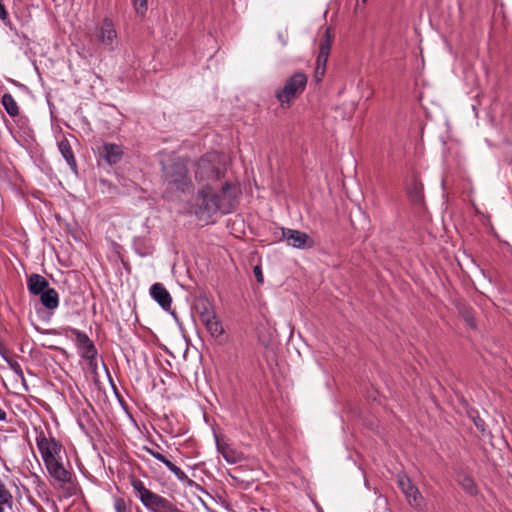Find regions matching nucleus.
Wrapping results in <instances>:
<instances>
[{"instance_id":"1","label":"nucleus","mask_w":512,"mask_h":512,"mask_svg":"<svg viewBox=\"0 0 512 512\" xmlns=\"http://www.w3.org/2000/svg\"><path fill=\"white\" fill-rule=\"evenodd\" d=\"M217 159L216 154L210 155L197 166L196 178L201 183V188L195 199L193 212L201 220L210 219L220 208L221 202L230 201L236 196V188L219 182L222 172L214 165Z\"/></svg>"},{"instance_id":"2","label":"nucleus","mask_w":512,"mask_h":512,"mask_svg":"<svg viewBox=\"0 0 512 512\" xmlns=\"http://www.w3.org/2000/svg\"><path fill=\"white\" fill-rule=\"evenodd\" d=\"M307 77L303 73H295L285 83L282 89L276 92V98L282 108H289L293 99H295L305 89Z\"/></svg>"},{"instance_id":"3","label":"nucleus","mask_w":512,"mask_h":512,"mask_svg":"<svg viewBox=\"0 0 512 512\" xmlns=\"http://www.w3.org/2000/svg\"><path fill=\"white\" fill-rule=\"evenodd\" d=\"M132 486L136 490L141 502L147 508L155 512H177L169 501L145 488L140 480H133Z\"/></svg>"},{"instance_id":"4","label":"nucleus","mask_w":512,"mask_h":512,"mask_svg":"<svg viewBox=\"0 0 512 512\" xmlns=\"http://www.w3.org/2000/svg\"><path fill=\"white\" fill-rule=\"evenodd\" d=\"M200 317L211 336L218 338L224 334V328L209 303H203L200 310Z\"/></svg>"},{"instance_id":"5","label":"nucleus","mask_w":512,"mask_h":512,"mask_svg":"<svg viewBox=\"0 0 512 512\" xmlns=\"http://www.w3.org/2000/svg\"><path fill=\"white\" fill-rule=\"evenodd\" d=\"M398 486L404 493L407 502L410 506L415 509L421 510L424 504V498L421 495L418 488L412 483V481L406 475L398 476Z\"/></svg>"},{"instance_id":"6","label":"nucleus","mask_w":512,"mask_h":512,"mask_svg":"<svg viewBox=\"0 0 512 512\" xmlns=\"http://www.w3.org/2000/svg\"><path fill=\"white\" fill-rule=\"evenodd\" d=\"M282 236L289 246L296 249H311L315 246L314 239L307 233L299 230H283Z\"/></svg>"},{"instance_id":"7","label":"nucleus","mask_w":512,"mask_h":512,"mask_svg":"<svg viewBox=\"0 0 512 512\" xmlns=\"http://www.w3.org/2000/svg\"><path fill=\"white\" fill-rule=\"evenodd\" d=\"M37 444L45 463L62 458L61 445L54 439L41 436L38 438Z\"/></svg>"},{"instance_id":"8","label":"nucleus","mask_w":512,"mask_h":512,"mask_svg":"<svg viewBox=\"0 0 512 512\" xmlns=\"http://www.w3.org/2000/svg\"><path fill=\"white\" fill-rule=\"evenodd\" d=\"M165 177L170 184L175 185L179 189H184L188 185L187 169L184 163L178 162L173 166L165 169Z\"/></svg>"},{"instance_id":"9","label":"nucleus","mask_w":512,"mask_h":512,"mask_svg":"<svg viewBox=\"0 0 512 512\" xmlns=\"http://www.w3.org/2000/svg\"><path fill=\"white\" fill-rule=\"evenodd\" d=\"M151 295L164 309L168 310L170 308L172 299L162 284H154L151 287Z\"/></svg>"},{"instance_id":"10","label":"nucleus","mask_w":512,"mask_h":512,"mask_svg":"<svg viewBox=\"0 0 512 512\" xmlns=\"http://www.w3.org/2000/svg\"><path fill=\"white\" fill-rule=\"evenodd\" d=\"M49 473L58 481H68L69 473L62 464V458L46 462Z\"/></svg>"},{"instance_id":"11","label":"nucleus","mask_w":512,"mask_h":512,"mask_svg":"<svg viewBox=\"0 0 512 512\" xmlns=\"http://www.w3.org/2000/svg\"><path fill=\"white\" fill-rule=\"evenodd\" d=\"M218 451L223 455L227 462L233 464L241 461L243 459L242 453L237 451L235 448L230 446L229 444L217 441Z\"/></svg>"},{"instance_id":"12","label":"nucleus","mask_w":512,"mask_h":512,"mask_svg":"<svg viewBox=\"0 0 512 512\" xmlns=\"http://www.w3.org/2000/svg\"><path fill=\"white\" fill-rule=\"evenodd\" d=\"M122 149L115 144H104L101 148L100 154L109 164H115L120 161L122 157Z\"/></svg>"},{"instance_id":"13","label":"nucleus","mask_w":512,"mask_h":512,"mask_svg":"<svg viewBox=\"0 0 512 512\" xmlns=\"http://www.w3.org/2000/svg\"><path fill=\"white\" fill-rule=\"evenodd\" d=\"M407 194L410 197V199L414 203H421L423 200V191H424V185L423 183L417 179L413 178L407 185Z\"/></svg>"},{"instance_id":"14","label":"nucleus","mask_w":512,"mask_h":512,"mask_svg":"<svg viewBox=\"0 0 512 512\" xmlns=\"http://www.w3.org/2000/svg\"><path fill=\"white\" fill-rule=\"evenodd\" d=\"M28 287L31 293L40 294L46 291L48 287V282L41 275L33 274L29 277Z\"/></svg>"},{"instance_id":"15","label":"nucleus","mask_w":512,"mask_h":512,"mask_svg":"<svg viewBox=\"0 0 512 512\" xmlns=\"http://www.w3.org/2000/svg\"><path fill=\"white\" fill-rule=\"evenodd\" d=\"M331 45H332V39H331L330 35L327 34L320 43V49H319V54H318V57L316 60V64L326 66L328 57H329V53H330V49H331Z\"/></svg>"},{"instance_id":"16","label":"nucleus","mask_w":512,"mask_h":512,"mask_svg":"<svg viewBox=\"0 0 512 512\" xmlns=\"http://www.w3.org/2000/svg\"><path fill=\"white\" fill-rule=\"evenodd\" d=\"M42 304L48 309H55L59 304L58 293L54 289H47L41 295Z\"/></svg>"},{"instance_id":"17","label":"nucleus","mask_w":512,"mask_h":512,"mask_svg":"<svg viewBox=\"0 0 512 512\" xmlns=\"http://www.w3.org/2000/svg\"><path fill=\"white\" fill-rule=\"evenodd\" d=\"M59 150L63 157L66 159L69 166L75 167V159L71 150V146L67 140H62L59 142Z\"/></svg>"},{"instance_id":"18","label":"nucleus","mask_w":512,"mask_h":512,"mask_svg":"<svg viewBox=\"0 0 512 512\" xmlns=\"http://www.w3.org/2000/svg\"><path fill=\"white\" fill-rule=\"evenodd\" d=\"M2 104L9 115L16 116L18 114V105L10 94L3 95Z\"/></svg>"},{"instance_id":"19","label":"nucleus","mask_w":512,"mask_h":512,"mask_svg":"<svg viewBox=\"0 0 512 512\" xmlns=\"http://www.w3.org/2000/svg\"><path fill=\"white\" fill-rule=\"evenodd\" d=\"M135 13L138 16H145L148 11V0H131Z\"/></svg>"},{"instance_id":"20","label":"nucleus","mask_w":512,"mask_h":512,"mask_svg":"<svg viewBox=\"0 0 512 512\" xmlns=\"http://www.w3.org/2000/svg\"><path fill=\"white\" fill-rule=\"evenodd\" d=\"M163 463L168 467V469L173 472L176 476H178L179 478L182 477L183 475V472L177 467L175 466L172 462H170L169 460H167L165 458V461H163Z\"/></svg>"},{"instance_id":"21","label":"nucleus","mask_w":512,"mask_h":512,"mask_svg":"<svg viewBox=\"0 0 512 512\" xmlns=\"http://www.w3.org/2000/svg\"><path fill=\"white\" fill-rule=\"evenodd\" d=\"M326 72V66L316 64L315 67V79L317 82L321 81Z\"/></svg>"},{"instance_id":"22","label":"nucleus","mask_w":512,"mask_h":512,"mask_svg":"<svg viewBox=\"0 0 512 512\" xmlns=\"http://www.w3.org/2000/svg\"><path fill=\"white\" fill-rule=\"evenodd\" d=\"M470 417L472 418L475 426L482 432L484 433L485 431V423L484 421L477 415H470Z\"/></svg>"},{"instance_id":"23","label":"nucleus","mask_w":512,"mask_h":512,"mask_svg":"<svg viewBox=\"0 0 512 512\" xmlns=\"http://www.w3.org/2000/svg\"><path fill=\"white\" fill-rule=\"evenodd\" d=\"M9 498V494L5 490L0 488V512L4 511L3 506L8 502Z\"/></svg>"},{"instance_id":"24","label":"nucleus","mask_w":512,"mask_h":512,"mask_svg":"<svg viewBox=\"0 0 512 512\" xmlns=\"http://www.w3.org/2000/svg\"><path fill=\"white\" fill-rule=\"evenodd\" d=\"M115 509H116L117 512H125L126 511V504H125L124 500L117 499L115 501Z\"/></svg>"},{"instance_id":"25","label":"nucleus","mask_w":512,"mask_h":512,"mask_svg":"<svg viewBox=\"0 0 512 512\" xmlns=\"http://www.w3.org/2000/svg\"><path fill=\"white\" fill-rule=\"evenodd\" d=\"M254 274H255V277H256L257 281L259 283H263L264 278H263L262 270H261V268L259 266H256L254 268Z\"/></svg>"},{"instance_id":"26","label":"nucleus","mask_w":512,"mask_h":512,"mask_svg":"<svg viewBox=\"0 0 512 512\" xmlns=\"http://www.w3.org/2000/svg\"><path fill=\"white\" fill-rule=\"evenodd\" d=\"M113 30V24L111 20L106 19L101 32H111Z\"/></svg>"},{"instance_id":"27","label":"nucleus","mask_w":512,"mask_h":512,"mask_svg":"<svg viewBox=\"0 0 512 512\" xmlns=\"http://www.w3.org/2000/svg\"><path fill=\"white\" fill-rule=\"evenodd\" d=\"M95 354V350H94V347L92 344H88V347H87V352H86V355L87 357H93V355Z\"/></svg>"},{"instance_id":"28","label":"nucleus","mask_w":512,"mask_h":512,"mask_svg":"<svg viewBox=\"0 0 512 512\" xmlns=\"http://www.w3.org/2000/svg\"><path fill=\"white\" fill-rule=\"evenodd\" d=\"M466 489L470 492V493H474L475 492V487H474V484L471 480H468V484L466 486Z\"/></svg>"},{"instance_id":"29","label":"nucleus","mask_w":512,"mask_h":512,"mask_svg":"<svg viewBox=\"0 0 512 512\" xmlns=\"http://www.w3.org/2000/svg\"><path fill=\"white\" fill-rule=\"evenodd\" d=\"M368 0H357L356 9H360L361 5L364 6Z\"/></svg>"},{"instance_id":"30","label":"nucleus","mask_w":512,"mask_h":512,"mask_svg":"<svg viewBox=\"0 0 512 512\" xmlns=\"http://www.w3.org/2000/svg\"><path fill=\"white\" fill-rule=\"evenodd\" d=\"M152 454L156 459L160 460L161 462L165 461V457L163 455H161L160 453H152Z\"/></svg>"},{"instance_id":"31","label":"nucleus","mask_w":512,"mask_h":512,"mask_svg":"<svg viewBox=\"0 0 512 512\" xmlns=\"http://www.w3.org/2000/svg\"><path fill=\"white\" fill-rule=\"evenodd\" d=\"M5 418V412L0 409V420Z\"/></svg>"},{"instance_id":"32","label":"nucleus","mask_w":512,"mask_h":512,"mask_svg":"<svg viewBox=\"0 0 512 512\" xmlns=\"http://www.w3.org/2000/svg\"><path fill=\"white\" fill-rule=\"evenodd\" d=\"M107 40L111 42V41H112V37L109 35V36L107 37Z\"/></svg>"}]
</instances>
